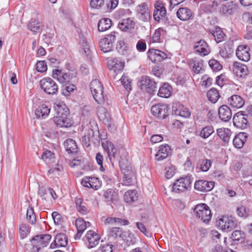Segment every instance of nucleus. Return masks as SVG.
<instances>
[{"instance_id": "5fc2aeb1", "label": "nucleus", "mask_w": 252, "mask_h": 252, "mask_svg": "<svg viewBox=\"0 0 252 252\" xmlns=\"http://www.w3.org/2000/svg\"><path fill=\"white\" fill-rule=\"evenodd\" d=\"M109 235L113 238L120 237L123 238V229L119 227H113L109 232Z\"/></svg>"}, {"instance_id": "f8f14e48", "label": "nucleus", "mask_w": 252, "mask_h": 252, "mask_svg": "<svg viewBox=\"0 0 252 252\" xmlns=\"http://www.w3.org/2000/svg\"><path fill=\"white\" fill-rule=\"evenodd\" d=\"M51 238L49 234L36 236L32 238L31 241L33 247H35L37 251L41 248L46 247Z\"/></svg>"}, {"instance_id": "6e6552de", "label": "nucleus", "mask_w": 252, "mask_h": 252, "mask_svg": "<svg viewBox=\"0 0 252 252\" xmlns=\"http://www.w3.org/2000/svg\"><path fill=\"white\" fill-rule=\"evenodd\" d=\"M191 181L190 177L187 176L176 180L174 182L172 190L175 192H185L190 188Z\"/></svg>"}, {"instance_id": "7c9ffc66", "label": "nucleus", "mask_w": 252, "mask_h": 252, "mask_svg": "<svg viewBox=\"0 0 252 252\" xmlns=\"http://www.w3.org/2000/svg\"><path fill=\"white\" fill-rule=\"evenodd\" d=\"M172 90L171 86L168 83H164L159 88L158 95L161 97L168 98L172 94Z\"/></svg>"}, {"instance_id": "bb28decb", "label": "nucleus", "mask_w": 252, "mask_h": 252, "mask_svg": "<svg viewBox=\"0 0 252 252\" xmlns=\"http://www.w3.org/2000/svg\"><path fill=\"white\" fill-rule=\"evenodd\" d=\"M248 137V133L246 132L239 133L233 139V143L234 146L238 149L242 148L247 141Z\"/></svg>"}, {"instance_id": "5701e85b", "label": "nucleus", "mask_w": 252, "mask_h": 252, "mask_svg": "<svg viewBox=\"0 0 252 252\" xmlns=\"http://www.w3.org/2000/svg\"><path fill=\"white\" fill-rule=\"evenodd\" d=\"M67 244V238L64 233L58 234L55 238L54 242L51 244V248L65 247Z\"/></svg>"}, {"instance_id": "9d476101", "label": "nucleus", "mask_w": 252, "mask_h": 252, "mask_svg": "<svg viewBox=\"0 0 252 252\" xmlns=\"http://www.w3.org/2000/svg\"><path fill=\"white\" fill-rule=\"evenodd\" d=\"M116 33L117 32H112L100 40L99 41V47L101 51L104 53H107L112 50L113 43L116 39Z\"/></svg>"}, {"instance_id": "2f4dec72", "label": "nucleus", "mask_w": 252, "mask_h": 252, "mask_svg": "<svg viewBox=\"0 0 252 252\" xmlns=\"http://www.w3.org/2000/svg\"><path fill=\"white\" fill-rule=\"evenodd\" d=\"M135 23L130 18L122 19L119 23L118 26L122 31L131 30L134 27Z\"/></svg>"}, {"instance_id": "bf43d9fd", "label": "nucleus", "mask_w": 252, "mask_h": 252, "mask_svg": "<svg viewBox=\"0 0 252 252\" xmlns=\"http://www.w3.org/2000/svg\"><path fill=\"white\" fill-rule=\"evenodd\" d=\"M54 157L53 152L49 150H46L43 152L41 158L47 163H49L50 160L54 158Z\"/></svg>"}, {"instance_id": "49530a36", "label": "nucleus", "mask_w": 252, "mask_h": 252, "mask_svg": "<svg viewBox=\"0 0 252 252\" xmlns=\"http://www.w3.org/2000/svg\"><path fill=\"white\" fill-rule=\"evenodd\" d=\"M118 53L122 55H125L128 52L129 48L127 44L123 40L118 41L116 46Z\"/></svg>"}, {"instance_id": "1a4fd4ad", "label": "nucleus", "mask_w": 252, "mask_h": 252, "mask_svg": "<svg viewBox=\"0 0 252 252\" xmlns=\"http://www.w3.org/2000/svg\"><path fill=\"white\" fill-rule=\"evenodd\" d=\"M40 85L44 92L49 94H55L58 91V85L52 79L49 77L41 79Z\"/></svg>"}, {"instance_id": "412c9836", "label": "nucleus", "mask_w": 252, "mask_h": 252, "mask_svg": "<svg viewBox=\"0 0 252 252\" xmlns=\"http://www.w3.org/2000/svg\"><path fill=\"white\" fill-rule=\"evenodd\" d=\"M170 147L167 145H162L158 147V150L155 155V159L161 161L166 158L171 153Z\"/></svg>"}, {"instance_id": "052dcab7", "label": "nucleus", "mask_w": 252, "mask_h": 252, "mask_svg": "<svg viewBox=\"0 0 252 252\" xmlns=\"http://www.w3.org/2000/svg\"><path fill=\"white\" fill-rule=\"evenodd\" d=\"M91 139V142L95 143L96 141H98V136L97 134H95V132L92 129H89L86 134Z\"/></svg>"}, {"instance_id": "e433bc0d", "label": "nucleus", "mask_w": 252, "mask_h": 252, "mask_svg": "<svg viewBox=\"0 0 252 252\" xmlns=\"http://www.w3.org/2000/svg\"><path fill=\"white\" fill-rule=\"evenodd\" d=\"M75 203L78 211L82 215H86L88 213L86 203L83 201L82 198H76Z\"/></svg>"}, {"instance_id": "f257e3e1", "label": "nucleus", "mask_w": 252, "mask_h": 252, "mask_svg": "<svg viewBox=\"0 0 252 252\" xmlns=\"http://www.w3.org/2000/svg\"><path fill=\"white\" fill-rule=\"evenodd\" d=\"M57 115L54 118V122L60 127H68L73 125L72 121L68 117L69 110L63 103L54 105Z\"/></svg>"}, {"instance_id": "774afa93", "label": "nucleus", "mask_w": 252, "mask_h": 252, "mask_svg": "<svg viewBox=\"0 0 252 252\" xmlns=\"http://www.w3.org/2000/svg\"><path fill=\"white\" fill-rule=\"evenodd\" d=\"M241 112L250 121H252V105L248 106L244 111Z\"/></svg>"}, {"instance_id": "473e14b6", "label": "nucleus", "mask_w": 252, "mask_h": 252, "mask_svg": "<svg viewBox=\"0 0 252 252\" xmlns=\"http://www.w3.org/2000/svg\"><path fill=\"white\" fill-rule=\"evenodd\" d=\"M217 134L224 143H228L230 139L231 132L228 128H220L217 129Z\"/></svg>"}, {"instance_id": "680f3d73", "label": "nucleus", "mask_w": 252, "mask_h": 252, "mask_svg": "<svg viewBox=\"0 0 252 252\" xmlns=\"http://www.w3.org/2000/svg\"><path fill=\"white\" fill-rule=\"evenodd\" d=\"M36 69L39 72L46 71L47 69L46 63L44 61H38L36 64Z\"/></svg>"}, {"instance_id": "72a5a7b5", "label": "nucleus", "mask_w": 252, "mask_h": 252, "mask_svg": "<svg viewBox=\"0 0 252 252\" xmlns=\"http://www.w3.org/2000/svg\"><path fill=\"white\" fill-rule=\"evenodd\" d=\"M173 112L176 116H180L185 118H188L190 115V113L188 109L183 105H179L177 108L173 107Z\"/></svg>"}, {"instance_id": "c85d7f7f", "label": "nucleus", "mask_w": 252, "mask_h": 252, "mask_svg": "<svg viewBox=\"0 0 252 252\" xmlns=\"http://www.w3.org/2000/svg\"><path fill=\"white\" fill-rule=\"evenodd\" d=\"M86 237L89 242L90 248H93L99 243L100 237L97 233L93 231H89L86 235Z\"/></svg>"}, {"instance_id": "603ef678", "label": "nucleus", "mask_w": 252, "mask_h": 252, "mask_svg": "<svg viewBox=\"0 0 252 252\" xmlns=\"http://www.w3.org/2000/svg\"><path fill=\"white\" fill-rule=\"evenodd\" d=\"M207 96L208 99L213 103H215L220 97L218 91L215 89H210L207 92Z\"/></svg>"}, {"instance_id": "2eb2a0df", "label": "nucleus", "mask_w": 252, "mask_h": 252, "mask_svg": "<svg viewBox=\"0 0 252 252\" xmlns=\"http://www.w3.org/2000/svg\"><path fill=\"white\" fill-rule=\"evenodd\" d=\"M81 184L85 187L92 188L95 190L98 189L101 186L98 178L91 176L84 177L82 180Z\"/></svg>"}, {"instance_id": "4c0bfd02", "label": "nucleus", "mask_w": 252, "mask_h": 252, "mask_svg": "<svg viewBox=\"0 0 252 252\" xmlns=\"http://www.w3.org/2000/svg\"><path fill=\"white\" fill-rule=\"evenodd\" d=\"M166 13L165 7L160 5H155V10L154 11L153 16L155 20L159 22L160 17H164Z\"/></svg>"}, {"instance_id": "f704fd0d", "label": "nucleus", "mask_w": 252, "mask_h": 252, "mask_svg": "<svg viewBox=\"0 0 252 252\" xmlns=\"http://www.w3.org/2000/svg\"><path fill=\"white\" fill-rule=\"evenodd\" d=\"M137 11L140 18L143 20H147L149 17L148 5L145 3H142L138 6Z\"/></svg>"}, {"instance_id": "0e129e2a", "label": "nucleus", "mask_w": 252, "mask_h": 252, "mask_svg": "<svg viewBox=\"0 0 252 252\" xmlns=\"http://www.w3.org/2000/svg\"><path fill=\"white\" fill-rule=\"evenodd\" d=\"M76 89V86L73 84L65 86L63 90L62 94L65 96H69L70 93Z\"/></svg>"}, {"instance_id": "4be33fe9", "label": "nucleus", "mask_w": 252, "mask_h": 252, "mask_svg": "<svg viewBox=\"0 0 252 252\" xmlns=\"http://www.w3.org/2000/svg\"><path fill=\"white\" fill-rule=\"evenodd\" d=\"M249 50V48L246 45L239 46L236 51V55L239 60L248 62L250 59Z\"/></svg>"}, {"instance_id": "dca6fc26", "label": "nucleus", "mask_w": 252, "mask_h": 252, "mask_svg": "<svg viewBox=\"0 0 252 252\" xmlns=\"http://www.w3.org/2000/svg\"><path fill=\"white\" fill-rule=\"evenodd\" d=\"M215 182L200 180L194 183V189L200 191L205 192L211 191L214 187Z\"/></svg>"}, {"instance_id": "393cba45", "label": "nucleus", "mask_w": 252, "mask_h": 252, "mask_svg": "<svg viewBox=\"0 0 252 252\" xmlns=\"http://www.w3.org/2000/svg\"><path fill=\"white\" fill-rule=\"evenodd\" d=\"M219 116L222 121L228 122L232 117L231 110L226 105H223L219 109Z\"/></svg>"}, {"instance_id": "9b49d317", "label": "nucleus", "mask_w": 252, "mask_h": 252, "mask_svg": "<svg viewBox=\"0 0 252 252\" xmlns=\"http://www.w3.org/2000/svg\"><path fill=\"white\" fill-rule=\"evenodd\" d=\"M219 228L225 232H229L237 226V223L232 218L223 216L217 221Z\"/></svg>"}, {"instance_id": "3c124183", "label": "nucleus", "mask_w": 252, "mask_h": 252, "mask_svg": "<svg viewBox=\"0 0 252 252\" xmlns=\"http://www.w3.org/2000/svg\"><path fill=\"white\" fill-rule=\"evenodd\" d=\"M97 116L99 118L104 122H108L109 119V114L106 110L102 107H99L97 111Z\"/></svg>"}, {"instance_id": "de8ad7c7", "label": "nucleus", "mask_w": 252, "mask_h": 252, "mask_svg": "<svg viewBox=\"0 0 252 252\" xmlns=\"http://www.w3.org/2000/svg\"><path fill=\"white\" fill-rule=\"evenodd\" d=\"M75 225L77 231H79L80 232H83L88 226L91 225V223L88 221L86 222L84 221V220L81 218H78L76 220Z\"/></svg>"}, {"instance_id": "c03bdc74", "label": "nucleus", "mask_w": 252, "mask_h": 252, "mask_svg": "<svg viewBox=\"0 0 252 252\" xmlns=\"http://www.w3.org/2000/svg\"><path fill=\"white\" fill-rule=\"evenodd\" d=\"M137 192L134 190L126 191L124 195L125 201L128 203H132L137 200Z\"/></svg>"}, {"instance_id": "423d86ee", "label": "nucleus", "mask_w": 252, "mask_h": 252, "mask_svg": "<svg viewBox=\"0 0 252 252\" xmlns=\"http://www.w3.org/2000/svg\"><path fill=\"white\" fill-rule=\"evenodd\" d=\"M138 84L141 90L150 94L155 92L157 88L156 82L147 76L141 77Z\"/></svg>"}, {"instance_id": "69168bd1", "label": "nucleus", "mask_w": 252, "mask_h": 252, "mask_svg": "<svg viewBox=\"0 0 252 252\" xmlns=\"http://www.w3.org/2000/svg\"><path fill=\"white\" fill-rule=\"evenodd\" d=\"M161 32H164V30L162 28H158L155 31L154 34H153L152 37V40L153 42H159Z\"/></svg>"}, {"instance_id": "79ce46f5", "label": "nucleus", "mask_w": 252, "mask_h": 252, "mask_svg": "<svg viewBox=\"0 0 252 252\" xmlns=\"http://www.w3.org/2000/svg\"><path fill=\"white\" fill-rule=\"evenodd\" d=\"M212 161L210 159L205 158H201L198 162L197 166L201 171L206 172L209 170L212 165Z\"/></svg>"}, {"instance_id": "6ab92c4d", "label": "nucleus", "mask_w": 252, "mask_h": 252, "mask_svg": "<svg viewBox=\"0 0 252 252\" xmlns=\"http://www.w3.org/2000/svg\"><path fill=\"white\" fill-rule=\"evenodd\" d=\"M107 65L109 69L116 74L121 72L125 66L124 63L117 58L108 60Z\"/></svg>"}, {"instance_id": "aec40b11", "label": "nucleus", "mask_w": 252, "mask_h": 252, "mask_svg": "<svg viewBox=\"0 0 252 252\" xmlns=\"http://www.w3.org/2000/svg\"><path fill=\"white\" fill-rule=\"evenodd\" d=\"M194 52L201 56L208 55L210 52V48L206 41L200 40L195 43L194 46Z\"/></svg>"}, {"instance_id": "7ed1b4c3", "label": "nucleus", "mask_w": 252, "mask_h": 252, "mask_svg": "<svg viewBox=\"0 0 252 252\" xmlns=\"http://www.w3.org/2000/svg\"><path fill=\"white\" fill-rule=\"evenodd\" d=\"M194 215L203 222L208 223L212 218L211 211L205 204L197 205L194 209Z\"/></svg>"}, {"instance_id": "39448f33", "label": "nucleus", "mask_w": 252, "mask_h": 252, "mask_svg": "<svg viewBox=\"0 0 252 252\" xmlns=\"http://www.w3.org/2000/svg\"><path fill=\"white\" fill-rule=\"evenodd\" d=\"M103 89L102 85L98 80H94L91 82V91L94 98L98 104H102L104 101Z\"/></svg>"}, {"instance_id": "58836bf2", "label": "nucleus", "mask_w": 252, "mask_h": 252, "mask_svg": "<svg viewBox=\"0 0 252 252\" xmlns=\"http://www.w3.org/2000/svg\"><path fill=\"white\" fill-rule=\"evenodd\" d=\"M64 145L66 151L69 153H75L77 152V145L74 140L72 139L66 140Z\"/></svg>"}, {"instance_id": "4468645a", "label": "nucleus", "mask_w": 252, "mask_h": 252, "mask_svg": "<svg viewBox=\"0 0 252 252\" xmlns=\"http://www.w3.org/2000/svg\"><path fill=\"white\" fill-rule=\"evenodd\" d=\"M176 16L181 21H187L193 19L194 13L187 7H181L177 11Z\"/></svg>"}, {"instance_id": "ea45409f", "label": "nucleus", "mask_w": 252, "mask_h": 252, "mask_svg": "<svg viewBox=\"0 0 252 252\" xmlns=\"http://www.w3.org/2000/svg\"><path fill=\"white\" fill-rule=\"evenodd\" d=\"M50 111V108L45 104H42L36 109L35 114L37 117L43 118L44 117L47 116Z\"/></svg>"}, {"instance_id": "e2e57ef3", "label": "nucleus", "mask_w": 252, "mask_h": 252, "mask_svg": "<svg viewBox=\"0 0 252 252\" xmlns=\"http://www.w3.org/2000/svg\"><path fill=\"white\" fill-rule=\"evenodd\" d=\"M209 64L214 70H220L222 68V66L220 63L214 59L210 60L209 62Z\"/></svg>"}, {"instance_id": "13d9d810", "label": "nucleus", "mask_w": 252, "mask_h": 252, "mask_svg": "<svg viewBox=\"0 0 252 252\" xmlns=\"http://www.w3.org/2000/svg\"><path fill=\"white\" fill-rule=\"evenodd\" d=\"M214 132V129L212 126H207L204 127L200 133L201 137L206 138Z\"/></svg>"}, {"instance_id": "09e8293b", "label": "nucleus", "mask_w": 252, "mask_h": 252, "mask_svg": "<svg viewBox=\"0 0 252 252\" xmlns=\"http://www.w3.org/2000/svg\"><path fill=\"white\" fill-rule=\"evenodd\" d=\"M102 145L104 149L107 150L108 156L110 161H112L113 158L115 159L118 158L116 153V149L115 148L114 145L112 143H108V146L107 148L104 146V144H102Z\"/></svg>"}, {"instance_id": "ddd939ff", "label": "nucleus", "mask_w": 252, "mask_h": 252, "mask_svg": "<svg viewBox=\"0 0 252 252\" xmlns=\"http://www.w3.org/2000/svg\"><path fill=\"white\" fill-rule=\"evenodd\" d=\"M250 120L240 111L236 113L233 118V122L234 125L241 129H245L249 126V122Z\"/></svg>"}, {"instance_id": "b1692460", "label": "nucleus", "mask_w": 252, "mask_h": 252, "mask_svg": "<svg viewBox=\"0 0 252 252\" xmlns=\"http://www.w3.org/2000/svg\"><path fill=\"white\" fill-rule=\"evenodd\" d=\"M237 4L233 1H229L222 4L220 8V12L224 15H230L236 9Z\"/></svg>"}, {"instance_id": "a19ab883", "label": "nucleus", "mask_w": 252, "mask_h": 252, "mask_svg": "<svg viewBox=\"0 0 252 252\" xmlns=\"http://www.w3.org/2000/svg\"><path fill=\"white\" fill-rule=\"evenodd\" d=\"M112 25V21L109 18H103L100 20L98 23V30L100 32H104L108 30Z\"/></svg>"}, {"instance_id": "a18cd8bd", "label": "nucleus", "mask_w": 252, "mask_h": 252, "mask_svg": "<svg viewBox=\"0 0 252 252\" xmlns=\"http://www.w3.org/2000/svg\"><path fill=\"white\" fill-rule=\"evenodd\" d=\"M40 26L41 24L38 20L32 18L28 24V28L33 33H35L40 30Z\"/></svg>"}, {"instance_id": "864d4df0", "label": "nucleus", "mask_w": 252, "mask_h": 252, "mask_svg": "<svg viewBox=\"0 0 252 252\" xmlns=\"http://www.w3.org/2000/svg\"><path fill=\"white\" fill-rule=\"evenodd\" d=\"M31 227L25 223H22L19 226V234L22 239H24L30 232Z\"/></svg>"}, {"instance_id": "37998d69", "label": "nucleus", "mask_w": 252, "mask_h": 252, "mask_svg": "<svg viewBox=\"0 0 252 252\" xmlns=\"http://www.w3.org/2000/svg\"><path fill=\"white\" fill-rule=\"evenodd\" d=\"M218 6L216 1L214 0L212 3H202L200 5L201 9L204 12L212 13L217 9Z\"/></svg>"}, {"instance_id": "f03ea898", "label": "nucleus", "mask_w": 252, "mask_h": 252, "mask_svg": "<svg viewBox=\"0 0 252 252\" xmlns=\"http://www.w3.org/2000/svg\"><path fill=\"white\" fill-rule=\"evenodd\" d=\"M119 166L124 174L123 182L126 186H131L134 184L135 180V170L128 163L127 159L121 158Z\"/></svg>"}, {"instance_id": "20e7f679", "label": "nucleus", "mask_w": 252, "mask_h": 252, "mask_svg": "<svg viewBox=\"0 0 252 252\" xmlns=\"http://www.w3.org/2000/svg\"><path fill=\"white\" fill-rule=\"evenodd\" d=\"M76 73L70 72L64 73L61 70L55 69L53 70L52 77L58 80L61 84L66 85L68 83L74 82L76 80Z\"/></svg>"}, {"instance_id": "338daca9", "label": "nucleus", "mask_w": 252, "mask_h": 252, "mask_svg": "<svg viewBox=\"0 0 252 252\" xmlns=\"http://www.w3.org/2000/svg\"><path fill=\"white\" fill-rule=\"evenodd\" d=\"M54 221L56 224H60L63 221V219L61 215L57 212H54L52 214Z\"/></svg>"}, {"instance_id": "0eeeda50", "label": "nucleus", "mask_w": 252, "mask_h": 252, "mask_svg": "<svg viewBox=\"0 0 252 252\" xmlns=\"http://www.w3.org/2000/svg\"><path fill=\"white\" fill-rule=\"evenodd\" d=\"M152 114L159 120L166 119L169 115V108L165 104L158 103L152 106L151 109Z\"/></svg>"}, {"instance_id": "a211bd4d", "label": "nucleus", "mask_w": 252, "mask_h": 252, "mask_svg": "<svg viewBox=\"0 0 252 252\" xmlns=\"http://www.w3.org/2000/svg\"><path fill=\"white\" fill-rule=\"evenodd\" d=\"M232 71L235 75L240 78L245 77L248 74L247 66L240 63L235 62L232 66Z\"/></svg>"}, {"instance_id": "c756f323", "label": "nucleus", "mask_w": 252, "mask_h": 252, "mask_svg": "<svg viewBox=\"0 0 252 252\" xmlns=\"http://www.w3.org/2000/svg\"><path fill=\"white\" fill-rule=\"evenodd\" d=\"M189 64L192 66L193 71L196 74L201 73L203 69V61L197 58L190 59Z\"/></svg>"}, {"instance_id": "6e6d98bb", "label": "nucleus", "mask_w": 252, "mask_h": 252, "mask_svg": "<svg viewBox=\"0 0 252 252\" xmlns=\"http://www.w3.org/2000/svg\"><path fill=\"white\" fill-rule=\"evenodd\" d=\"M121 82L125 88L128 91L131 90V80L127 76L123 75L121 79Z\"/></svg>"}, {"instance_id": "a878e982", "label": "nucleus", "mask_w": 252, "mask_h": 252, "mask_svg": "<svg viewBox=\"0 0 252 252\" xmlns=\"http://www.w3.org/2000/svg\"><path fill=\"white\" fill-rule=\"evenodd\" d=\"M102 196L106 202L114 203L118 199V193L115 189H109L103 190Z\"/></svg>"}, {"instance_id": "4d7b16f0", "label": "nucleus", "mask_w": 252, "mask_h": 252, "mask_svg": "<svg viewBox=\"0 0 252 252\" xmlns=\"http://www.w3.org/2000/svg\"><path fill=\"white\" fill-rule=\"evenodd\" d=\"M27 219L29 220L30 223L32 224L35 223V216L32 207H29L28 208L27 211Z\"/></svg>"}, {"instance_id": "c9c22d12", "label": "nucleus", "mask_w": 252, "mask_h": 252, "mask_svg": "<svg viewBox=\"0 0 252 252\" xmlns=\"http://www.w3.org/2000/svg\"><path fill=\"white\" fill-rule=\"evenodd\" d=\"M215 38V40L217 43H219L223 41L226 35L221 30V28L219 27H216L215 29L210 32Z\"/></svg>"}, {"instance_id": "f3484780", "label": "nucleus", "mask_w": 252, "mask_h": 252, "mask_svg": "<svg viewBox=\"0 0 252 252\" xmlns=\"http://www.w3.org/2000/svg\"><path fill=\"white\" fill-rule=\"evenodd\" d=\"M147 54L149 59L154 63L161 62L167 58V55L164 52L155 49H149Z\"/></svg>"}, {"instance_id": "cd10ccee", "label": "nucleus", "mask_w": 252, "mask_h": 252, "mask_svg": "<svg viewBox=\"0 0 252 252\" xmlns=\"http://www.w3.org/2000/svg\"><path fill=\"white\" fill-rule=\"evenodd\" d=\"M228 103L231 107L235 108H240L245 104V100L238 95H233L228 99Z\"/></svg>"}, {"instance_id": "8fccbe9b", "label": "nucleus", "mask_w": 252, "mask_h": 252, "mask_svg": "<svg viewBox=\"0 0 252 252\" xmlns=\"http://www.w3.org/2000/svg\"><path fill=\"white\" fill-rule=\"evenodd\" d=\"M245 237V234L243 231L236 230L232 232L231 238L233 241L242 242L244 240Z\"/></svg>"}]
</instances>
